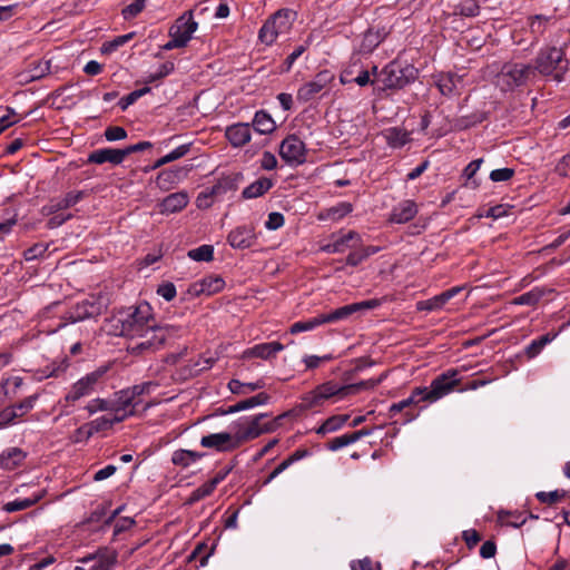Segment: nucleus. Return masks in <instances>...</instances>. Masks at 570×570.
<instances>
[{
	"label": "nucleus",
	"mask_w": 570,
	"mask_h": 570,
	"mask_svg": "<svg viewBox=\"0 0 570 570\" xmlns=\"http://www.w3.org/2000/svg\"><path fill=\"white\" fill-rule=\"evenodd\" d=\"M421 401H425L424 390L422 387H416L412 391L411 395L407 399H404L397 403H393L390 406L391 415H394L402 410L409 407L410 405L417 404Z\"/></svg>",
	"instance_id": "obj_38"
},
{
	"label": "nucleus",
	"mask_w": 570,
	"mask_h": 570,
	"mask_svg": "<svg viewBox=\"0 0 570 570\" xmlns=\"http://www.w3.org/2000/svg\"><path fill=\"white\" fill-rule=\"evenodd\" d=\"M483 163V159H475L471 161L464 169V176L466 177V186H470L471 188H478L479 183L473 179L474 175L478 173V170L481 167V164Z\"/></svg>",
	"instance_id": "obj_48"
},
{
	"label": "nucleus",
	"mask_w": 570,
	"mask_h": 570,
	"mask_svg": "<svg viewBox=\"0 0 570 570\" xmlns=\"http://www.w3.org/2000/svg\"><path fill=\"white\" fill-rule=\"evenodd\" d=\"M463 289L462 286H455L432 298L416 303L417 311L433 312L441 309L450 299L456 296Z\"/></svg>",
	"instance_id": "obj_17"
},
{
	"label": "nucleus",
	"mask_w": 570,
	"mask_h": 570,
	"mask_svg": "<svg viewBox=\"0 0 570 570\" xmlns=\"http://www.w3.org/2000/svg\"><path fill=\"white\" fill-rule=\"evenodd\" d=\"M284 216L281 213L273 212L268 215L267 220L265 222V227L268 230H276L284 225Z\"/></svg>",
	"instance_id": "obj_62"
},
{
	"label": "nucleus",
	"mask_w": 570,
	"mask_h": 570,
	"mask_svg": "<svg viewBox=\"0 0 570 570\" xmlns=\"http://www.w3.org/2000/svg\"><path fill=\"white\" fill-rule=\"evenodd\" d=\"M150 89L148 87L134 90L127 96L122 97L118 105L121 108V110H126L129 106H131L134 102H136L140 97H142L145 94H147Z\"/></svg>",
	"instance_id": "obj_49"
},
{
	"label": "nucleus",
	"mask_w": 570,
	"mask_h": 570,
	"mask_svg": "<svg viewBox=\"0 0 570 570\" xmlns=\"http://www.w3.org/2000/svg\"><path fill=\"white\" fill-rule=\"evenodd\" d=\"M347 414L342 415H333L328 417L317 430L316 433L321 435H325L327 433L335 432L340 430L348 420Z\"/></svg>",
	"instance_id": "obj_41"
},
{
	"label": "nucleus",
	"mask_w": 570,
	"mask_h": 570,
	"mask_svg": "<svg viewBox=\"0 0 570 570\" xmlns=\"http://www.w3.org/2000/svg\"><path fill=\"white\" fill-rule=\"evenodd\" d=\"M355 307L353 304H348L345 306H341L336 309H333L327 313H322L324 323H338L342 321L348 320L353 314H355Z\"/></svg>",
	"instance_id": "obj_37"
},
{
	"label": "nucleus",
	"mask_w": 570,
	"mask_h": 570,
	"mask_svg": "<svg viewBox=\"0 0 570 570\" xmlns=\"http://www.w3.org/2000/svg\"><path fill=\"white\" fill-rule=\"evenodd\" d=\"M384 138L389 146L393 148H401L410 140V135L406 130L393 127L384 131Z\"/></svg>",
	"instance_id": "obj_36"
},
{
	"label": "nucleus",
	"mask_w": 570,
	"mask_h": 570,
	"mask_svg": "<svg viewBox=\"0 0 570 570\" xmlns=\"http://www.w3.org/2000/svg\"><path fill=\"white\" fill-rule=\"evenodd\" d=\"M352 212V205L350 203H341L327 210V217L334 220H338Z\"/></svg>",
	"instance_id": "obj_51"
},
{
	"label": "nucleus",
	"mask_w": 570,
	"mask_h": 570,
	"mask_svg": "<svg viewBox=\"0 0 570 570\" xmlns=\"http://www.w3.org/2000/svg\"><path fill=\"white\" fill-rule=\"evenodd\" d=\"M188 256L196 262H210L214 256V248L210 245H202L189 250Z\"/></svg>",
	"instance_id": "obj_47"
},
{
	"label": "nucleus",
	"mask_w": 570,
	"mask_h": 570,
	"mask_svg": "<svg viewBox=\"0 0 570 570\" xmlns=\"http://www.w3.org/2000/svg\"><path fill=\"white\" fill-rule=\"evenodd\" d=\"M458 375V370H448L431 382L430 389L422 387L424 390L425 401L433 403L452 392L460 383Z\"/></svg>",
	"instance_id": "obj_7"
},
{
	"label": "nucleus",
	"mask_w": 570,
	"mask_h": 570,
	"mask_svg": "<svg viewBox=\"0 0 570 570\" xmlns=\"http://www.w3.org/2000/svg\"><path fill=\"white\" fill-rule=\"evenodd\" d=\"M131 413L132 411L127 412L125 409H117L116 412H114V414L99 416L89 422L91 432L95 434L100 431L107 430L111 428L114 424L124 421Z\"/></svg>",
	"instance_id": "obj_22"
},
{
	"label": "nucleus",
	"mask_w": 570,
	"mask_h": 570,
	"mask_svg": "<svg viewBox=\"0 0 570 570\" xmlns=\"http://www.w3.org/2000/svg\"><path fill=\"white\" fill-rule=\"evenodd\" d=\"M361 244V236L353 230L345 234L332 236V240L323 245L321 249L328 254L343 253L346 249L355 248Z\"/></svg>",
	"instance_id": "obj_12"
},
{
	"label": "nucleus",
	"mask_w": 570,
	"mask_h": 570,
	"mask_svg": "<svg viewBox=\"0 0 570 570\" xmlns=\"http://www.w3.org/2000/svg\"><path fill=\"white\" fill-rule=\"evenodd\" d=\"M46 493H47V491L45 489H41V490L33 492L28 498H23V499L18 498L13 501L7 502L3 505V510L8 513L26 510V509L35 505L37 502H39L46 495Z\"/></svg>",
	"instance_id": "obj_27"
},
{
	"label": "nucleus",
	"mask_w": 570,
	"mask_h": 570,
	"mask_svg": "<svg viewBox=\"0 0 570 570\" xmlns=\"http://www.w3.org/2000/svg\"><path fill=\"white\" fill-rule=\"evenodd\" d=\"M530 67L523 63L505 65L499 75V82L507 88L521 86L525 82Z\"/></svg>",
	"instance_id": "obj_10"
},
{
	"label": "nucleus",
	"mask_w": 570,
	"mask_h": 570,
	"mask_svg": "<svg viewBox=\"0 0 570 570\" xmlns=\"http://www.w3.org/2000/svg\"><path fill=\"white\" fill-rule=\"evenodd\" d=\"M18 417H21V413H18L12 406L6 407L0 412V428L13 424Z\"/></svg>",
	"instance_id": "obj_54"
},
{
	"label": "nucleus",
	"mask_w": 570,
	"mask_h": 570,
	"mask_svg": "<svg viewBox=\"0 0 570 570\" xmlns=\"http://www.w3.org/2000/svg\"><path fill=\"white\" fill-rule=\"evenodd\" d=\"M157 384H154L153 382H146L139 385H135L129 390L121 391L119 393L118 402L122 406L121 409L126 410L127 406L136 404V396H139L144 393H150V391L155 390Z\"/></svg>",
	"instance_id": "obj_26"
},
{
	"label": "nucleus",
	"mask_w": 570,
	"mask_h": 570,
	"mask_svg": "<svg viewBox=\"0 0 570 570\" xmlns=\"http://www.w3.org/2000/svg\"><path fill=\"white\" fill-rule=\"evenodd\" d=\"M189 203V196L186 191L180 190L173 193L160 200L157 205L161 215H171L181 212Z\"/></svg>",
	"instance_id": "obj_16"
},
{
	"label": "nucleus",
	"mask_w": 570,
	"mask_h": 570,
	"mask_svg": "<svg viewBox=\"0 0 570 570\" xmlns=\"http://www.w3.org/2000/svg\"><path fill=\"white\" fill-rule=\"evenodd\" d=\"M226 138L234 147H242L250 140V127L248 124H234L226 128Z\"/></svg>",
	"instance_id": "obj_24"
},
{
	"label": "nucleus",
	"mask_w": 570,
	"mask_h": 570,
	"mask_svg": "<svg viewBox=\"0 0 570 570\" xmlns=\"http://www.w3.org/2000/svg\"><path fill=\"white\" fill-rule=\"evenodd\" d=\"M354 443L353 441V438H352V434H343V435H340V436H336L334 439H332L328 444H327V448L328 450L331 451H337L344 446H347L350 444Z\"/></svg>",
	"instance_id": "obj_57"
},
{
	"label": "nucleus",
	"mask_w": 570,
	"mask_h": 570,
	"mask_svg": "<svg viewBox=\"0 0 570 570\" xmlns=\"http://www.w3.org/2000/svg\"><path fill=\"white\" fill-rule=\"evenodd\" d=\"M324 318L322 314H318L312 318L298 321L292 324L289 332L292 334H297L302 332L313 331L316 327L324 325Z\"/></svg>",
	"instance_id": "obj_42"
},
{
	"label": "nucleus",
	"mask_w": 570,
	"mask_h": 570,
	"mask_svg": "<svg viewBox=\"0 0 570 570\" xmlns=\"http://www.w3.org/2000/svg\"><path fill=\"white\" fill-rule=\"evenodd\" d=\"M383 37L379 31L367 30L360 42L358 51L362 53H371L382 41Z\"/></svg>",
	"instance_id": "obj_39"
},
{
	"label": "nucleus",
	"mask_w": 570,
	"mask_h": 570,
	"mask_svg": "<svg viewBox=\"0 0 570 570\" xmlns=\"http://www.w3.org/2000/svg\"><path fill=\"white\" fill-rule=\"evenodd\" d=\"M513 175L514 170L512 168H499L490 173V179L495 183L507 181L511 179Z\"/></svg>",
	"instance_id": "obj_61"
},
{
	"label": "nucleus",
	"mask_w": 570,
	"mask_h": 570,
	"mask_svg": "<svg viewBox=\"0 0 570 570\" xmlns=\"http://www.w3.org/2000/svg\"><path fill=\"white\" fill-rule=\"evenodd\" d=\"M548 18L543 16H534L530 21V29L533 35L541 36L547 29Z\"/></svg>",
	"instance_id": "obj_58"
},
{
	"label": "nucleus",
	"mask_w": 570,
	"mask_h": 570,
	"mask_svg": "<svg viewBox=\"0 0 570 570\" xmlns=\"http://www.w3.org/2000/svg\"><path fill=\"white\" fill-rule=\"evenodd\" d=\"M233 188L232 180L229 178L219 179L214 186L206 188L208 195L213 198L225 194L228 189Z\"/></svg>",
	"instance_id": "obj_52"
},
{
	"label": "nucleus",
	"mask_w": 570,
	"mask_h": 570,
	"mask_svg": "<svg viewBox=\"0 0 570 570\" xmlns=\"http://www.w3.org/2000/svg\"><path fill=\"white\" fill-rule=\"evenodd\" d=\"M269 395L261 392L249 399L237 402L236 404L228 407L226 413H236L245 410L253 409L255 406L265 405L269 402Z\"/></svg>",
	"instance_id": "obj_30"
},
{
	"label": "nucleus",
	"mask_w": 570,
	"mask_h": 570,
	"mask_svg": "<svg viewBox=\"0 0 570 570\" xmlns=\"http://www.w3.org/2000/svg\"><path fill=\"white\" fill-rule=\"evenodd\" d=\"M273 187V181L269 178L262 177L254 183H252L249 186H247L242 195L246 199H253L257 198L259 196H263L265 193H267Z\"/></svg>",
	"instance_id": "obj_33"
},
{
	"label": "nucleus",
	"mask_w": 570,
	"mask_h": 570,
	"mask_svg": "<svg viewBox=\"0 0 570 570\" xmlns=\"http://www.w3.org/2000/svg\"><path fill=\"white\" fill-rule=\"evenodd\" d=\"M109 365H101L77 380L59 402L63 414H69L70 409L81 399L90 396L105 383V376Z\"/></svg>",
	"instance_id": "obj_4"
},
{
	"label": "nucleus",
	"mask_w": 570,
	"mask_h": 570,
	"mask_svg": "<svg viewBox=\"0 0 570 570\" xmlns=\"http://www.w3.org/2000/svg\"><path fill=\"white\" fill-rule=\"evenodd\" d=\"M203 456V453L180 449L173 452L171 462L174 465L180 468H188L191 464L196 463L198 460H200Z\"/></svg>",
	"instance_id": "obj_34"
},
{
	"label": "nucleus",
	"mask_w": 570,
	"mask_h": 570,
	"mask_svg": "<svg viewBox=\"0 0 570 570\" xmlns=\"http://www.w3.org/2000/svg\"><path fill=\"white\" fill-rule=\"evenodd\" d=\"M176 286L170 282L163 283L157 288V294L167 302L173 301L176 296Z\"/></svg>",
	"instance_id": "obj_60"
},
{
	"label": "nucleus",
	"mask_w": 570,
	"mask_h": 570,
	"mask_svg": "<svg viewBox=\"0 0 570 570\" xmlns=\"http://www.w3.org/2000/svg\"><path fill=\"white\" fill-rule=\"evenodd\" d=\"M51 62L50 60L38 61L35 63L33 68L30 70V79L36 80L45 77L50 72Z\"/></svg>",
	"instance_id": "obj_53"
},
{
	"label": "nucleus",
	"mask_w": 570,
	"mask_h": 570,
	"mask_svg": "<svg viewBox=\"0 0 570 570\" xmlns=\"http://www.w3.org/2000/svg\"><path fill=\"white\" fill-rule=\"evenodd\" d=\"M284 350V345L279 342H268L257 344L250 348H247L243 353L244 358L258 357L263 360H269L274 357L278 352Z\"/></svg>",
	"instance_id": "obj_21"
},
{
	"label": "nucleus",
	"mask_w": 570,
	"mask_h": 570,
	"mask_svg": "<svg viewBox=\"0 0 570 570\" xmlns=\"http://www.w3.org/2000/svg\"><path fill=\"white\" fill-rule=\"evenodd\" d=\"M183 170L177 169H165L160 171L156 178V185L160 190H169L180 180Z\"/></svg>",
	"instance_id": "obj_32"
},
{
	"label": "nucleus",
	"mask_w": 570,
	"mask_h": 570,
	"mask_svg": "<svg viewBox=\"0 0 570 570\" xmlns=\"http://www.w3.org/2000/svg\"><path fill=\"white\" fill-rule=\"evenodd\" d=\"M26 459V453L19 448H10L0 455V465L7 470H13Z\"/></svg>",
	"instance_id": "obj_31"
},
{
	"label": "nucleus",
	"mask_w": 570,
	"mask_h": 570,
	"mask_svg": "<svg viewBox=\"0 0 570 570\" xmlns=\"http://www.w3.org/2000/svg\"><path fill=\"white\" fill-rule=\"evenodd\" d=\"M295 13L288 9H281L269 17L258 32V39L266 46H272L279 36L287 35L292 29Z\"/></svg>",
	"instance_id": "obj_6"
},
{
	"label": "nucleus",
	"mask_w": 570,
	"mask_h": 570,
	"mask_svg": "<svg viewBox=\"0 0 570 570\" xmlns=\"http://www.w3.org/2000/svg\"><path fill=\"white\" fill-rule=\"evenodd\" d=\"M174 68H175V65L171 61H166V62L161 63L154 73L149 75L148 81L153 82V81L159 80V79L168 76L169 73H171L174 71Z\"/></svg>",
	"instance_id": "obj_56"
},
{
	"label": "nucleus",
	"mask_w": 570,
	"mask_h": 570,
	"mask_svg": "<svg viewBox=\"0 0 570 570\" xmlns=\"http://www.w3.org/2000/svg\"><path fill=\"white\" fill-rule=\"evenodd\" d=\"M38 400V394H32L12 407L17 410L18 413H21V416L31 411L35 407V404Z\"/></svg>",
	"instance_id": "obj_59"
},
{
	"label": "nucleus",
	"mask_w": 570,
	"mask_h": 570,
	"mask_svg": "<svg viewBox=\"0 0 570 570\" xmlns=\"http://www.w3.org/2000/svg\"><path fill=\"white\" fill-rule=\"evenodd\" d=\"M279 156L291 166L302 165L306 160L304 141L295 135L287 136L279 145Z\"/></svg>",
	"instance_id": "obj_8"
},
{
	"label": "nucleus",
	"mask_w": 570,
	"mask_h": 570,
	"mask_svg": "<svg viewBox=\"0 0 570 570\" xmlns=\"http://www.w3.org/2000/svg\"><path fill=\"white\" fill-rule=\"evenodd\" d=\"M265 387L264 380H257L256 382L243 383L239 380L233 379L228 383V389L233 394L245 395L249 392L262 390Z\"/></svg>",
	"instance_id": "obj_35"
},
{
	"label": "nucleus",
	"mask_w": 570,
	"mask_h": 570,
	"mask_svg": "<svg viewBox=\"0 0 570 570\" xmlns=\"http://www.w3.org/2000/svg\"><path fill=\"white\" fill-rule=\"evenodd\" d=\"M147 0H135L130 4H128L126 8L122 9V16L125 19H131L139 14L145 6Z\"/></svg>",
	"instance_id": "obj_55"
},
{
	"label": "nucleus",
	"mask_w": 570,
	"mask_h": 570,
	"mask_svg": "<svg viewBox=\"0 0 570 570\" xmlns=\"http://www.w3.org/2000/svg\"><path fill=\"white\" fill-rule=\"evenodd\" d=\"M106 328L116 336L140 338L131 346L134 353L157 350L168 332L166 327L156 325L153 307L147 302L118 309L107 320Z\"/></svg>",
	"instance_id": "obj_1"
},
{
	"label": "nucleus",
	"mask_w": 570,
	"mask_h": 570,
	"mask_svg": "<svg viewBox=\"0 0 570 570\" xmlns=\"http://www.w3.org/2000/svg\"><path fill=\"white\" fill-rule=\"evenodd\" d=\"M563 57L564 51L561 48L543 49L535 59V69L542 75H551L563 60Z\"/></svg>",
	"instance_id": "obj_11"
},
{
	"label": "nucleus",
	"mask_w": 570,
	"mask_h": 570,
	"mask_svg": "<svg viewBox=\"0 0 570 570\" xmlns=\"http://www.w3.org/2000/svg\"><path fill=\"white\" fill-rule=\"evenodd\" d=\"M82 191H69L62 198L52 199L42 207L41 212L43 215H52L59 210L67 209L76 205L82 198Z\"/></svg>",
	"instance_id": "obj_23"
},
{
	"label": "nucleus",
	"mask_w": 570,
	"mask_h": 570,
	"mask_svg": "<svg viewBox=\"0 0 570 570\" xmlns=\"http://www.w3.org/2000/svg\"><path fill=\"white\" fill-rule=\"evenodd\" d=\"M117 409L112 402L105 399H94L86 405V410L90 415L102 411L116 412Z\"/></svg>",
	"instance_id": "obj_44"
},
{
	"label": "nucleus",
	"mask_w": 570,
	"mask_h": 570,
	"mask_svg": "<svg viewBox=\"0 0 570 570\" xmlns=\"http://www.w3.org/2000/svg\"><path fill=\"white\" fill-rule=\"evenodd\" d=\"M126 158L125 149H116V148H100L94 150L88 156V161L91 164H105L110 163L112 165L121 164Z\"/></svg>",
	"instance_id": "obj_19"
},
{
	"label": "nucleus",
	"mask_w": 570,
	"mask_h": 570,
	"mask_svg": "<svg viewBox=\"0 0 570 570\" xmlns=\"http://www.w3.org/2000/svg\"><path fill=\"white\" fill-rule=\"evenodd\" d=\"M215 490V481H207L197 489H195L190 497L188 498V503L193 504L208 495H210Z\"/></svg>",
	"instance_id": "obj_46"
},
{
	"label": "nucleus",
	"mask_w": 570,
	"mask_h": 570,
	"mask_svg": "<svg viewBox=\"0 0 570 570\" xmlns=\"http://www.w3.org/2000/svg\"><path fill=\"white\" fill-rule=\"evenodd\" d=\"M436 87L443 96L458 95L462 88V78L454 73L439 75Z\"/></svg>",
	"instance_id": "obj_25"
},
{
	"label": "nucleus",
	"mask_w": 570,
	"mask_h": 570,
	"mask_svg": "<svg viewBox=\"0 0 570 570\" xmlns=\"http://www.w3.org/2000/svg\"><path fill=\"white\" fill-rule=\"evenodd\" d=\"M227 240L233 248H249L256 242L255 229L252 226H238L228 234Z\"/></svg>",
	"instance_id": "obj_15"
},
{
	"label": "nucleus",
	"mask_w": 570,
	"mask_h": 570,
	"mask_svg": "<svg viewBox=\"0 0 570 570\" xmlns=\"http://www.w3.org/2000/svg\"><path fill=\"white\" fill-rule=\"evenodd\" d=\"M198 28V23L194 20V11L189 10L183 13L175 23L170 27V33L178 36L180 39H186V45L193 38V35Z\"/></svg>",
	"instance_id": "obj_14"
},
{
	"label": "nucleus",
	"mask_w": 570,
	"mask_h": 570,
	"mask_svg": "<svg viewBox=\"0 0 570 570\" xmlns=\"http://www.w3.org/2000/svg\"><path fill=\"white\" fill-rule=\"evenodd\" d=\"M417 214V205L411 199L399 203L390 214V222L395 224H405L413 219Z\"/></svg>",
	"instance_id": "obj_20"
},
{
	"label": "nucleus",
	"mask_w": 570,
	"mask_h": 570,
	"mask_svg": "<svg viewBox=\"0 0 570 570\" xmlns=\"http://www.w3.org/2000/svg\"><path fill=\"white\" fill-rule=\"evenodd\" d=\"M49 245L43 243H38L26 249L23 253L26 261H35L38 258H42L48 250Z\"/></svg>",
	"instance_id": "obj_50"
},
{
	"label": "nucleus",
	"mask_w": 570,
	"mask_h": 570,
	"mask_svg": "<svg viewBox=\"0 0 570 570\" xmlns=\"http://www.w3.org/2000/svg\"><path fill=\"white\" fill-rule=\"evenodd\" d=\"M105 304L96 297L85 299L78 303L70 312V320L72 322L83 321L86 318L95 317L101 314Z\"/></svg>",
	"instance_id": "obj_13"
},
{
	"label": "nucleus",
	"mask_w": 570,
	"mask_h": 570,
	"mask_svg": "<svg viewBox=\"0 0 570 570\" xmlns=\"http://www.w3.org/2000/svg\"><path fill=\"white\" fill-rule=\"evenodd\" d=\"M334 79V76L327 71H320L312 80L302 85L296 98L301 102H308L313 100L323 89H325Z\"/></svg>",
	"instance_id": "obj_9"
},
{
	"label": "nucleus",
	"mask_w": 570,
	"mask_h": 570,
	"mask_svg": "<svg viewBox=\"0 0 570 570\" xmlns=\"http://www.w3.org/2000/svg\"><path fill=\"white\" fill-rule=\"evenodd\" d=\"M480 12L476 0H459L453 4V13L463 17H475Z\"/></svg>",
	"instance_id": "obj_40"
},
{
	"label": "nucleus",
	"mask_w": 570,
	"mask_h": 570,
	"mask_svg": "<svg viewBox=\"0 0 570 570\" xmlns=\"http://www.w3.org/2000/svg\"><path fill=\"white\" fill-rule=\"evenodd\" d=\"M352 570H381V566L370 558H364L352 563Z\"/></svg>",
	"instance_id": "obj_64"
},
{
	"label": "nucleus",
	"mask_w": 570,
	"mask_h": 570,
	"mask_svg": "<svg viewBox=\"0 0 570 570\" xmlns=\"http://www.w3.org/2000/svg\"><path fill=\"white\" fill-rule=\"evenodd\" d=\"M417 69L412 65H402L399 61H391L377 75L376 83L383 90L400 89L413 82L417 77Z\"/></svg>",
	"instance_id": "obj_5"
},
{
	"label": "nucleus",
	"mask_w": 570,
	"mask_h": 570,
	"mask_svg": "<svg viewBox=\"0 0 570 570\" xmlns=\"http://www.w3.org/2000/svg\"><path fill=\"white\" fill-rule=\"evenodd\" d=\"M105 137L108 141L121 140L127 137V131L122 127L111 126L105 130Z\"/></svg>",
	"instance_id": "obj_63"
},
{
	"label": "nucleus",
	"mask_w": 570,
	"mask_h": 570,
	"mask_svg": "<svg viewBox=\"0 0 570 570\" xmlns=\"http://www.w3.org/2000/svg\"><path fill=\"white\" fill-rule=\"evenodd\" d=\"M557 336V334H553V335H550V334H546V335H542L541 337L537 338V340H533L527 347H525V355L529 357V358H533L535 357L537 355H539L541 353V351L543 350V347L549 344L550 342L553 341V338Z\"/></svg>",
	"instance_id": "obj_43"
},
{
	"label": "nucleus",
	"mask_w": 570,
	"mask_h": 570,
	"mask_svg": "<svg viewBox=\"0 0 570 570\" xmlns=\"http://www.w3.org/2000/svg\"><path fill=\"white\" fill-rule=\"evenodd\" d=\"M267 414L244 416L234 422L229 431L212 433L200 439V445L218 452H229L242 444L258 438L273 429L272 422H266Z\"/></svg>",
	"instance_id": "obj_2"
},
{
	"label": "nucleus",
	"mask_w": 570,
	"mask_h": 570,
	"mask_svg": "<svg viewBox=\"0 0 570 570\" xmlns=\"http://www.w3.org/2000/svg\"><path fill=\"white\" fill-rule=\"evenodd\" d=\"M225 282L219 276H208L199 282H196L189 286L188 292L191 295H213L220 292L224 288Z\"/></svg>",
	"instance_id": "obj_18"
},
{
	"label": "nucleus",
	"mask_w": 570,
	"mask_h": 570,
	"mask_svg": "<svg viewBox=\"0 0 570 570\" xmlns=\"http://www.w3.org/2000/svg\"><path fill=\"white\" fill-rule=\"evenodd\" d=\"M543 296V291L540 288H533L513 299V304L517 305H535Z\"/></svg>",
	"instance_id": "obj_45"
},
{
	"label": "nucleus",
	"mask_w": 570,
	"mask_h": 570,
	"mask_svg": "<svg viewBox=\"0 0 570 570\" xmlns=\"http://www.w3.org/2000/svg\"><path fill=\"white\" fill-rule=\"evenodd\" d=\"M382 377L379 380H368L363 381L356 384L348 385H340L334 381H327L320 385H317L312 391L305 393L301 399L299 407L301 410H312L314 407H320L324 405V403L333 397H337L342 400L351 394H355L363 389H373L380 382Z\"/></svg>",
	"instance_id": "obj_3"
},
{
	"label": "nucleus",
	"mask_w": 570,
	"mask_h": 570,
	"mask_svg": "<svg viewBox=\"0 0 570 570\" xmlns=\"http://www.w3.org/2000/svg\"><path fill=\"white\" fill-rule=\"evenodd\" d=\"M89 570H111L117 561L116 553L89 554L80 560L82 563L92 562Z\"/></svg>",
	"instance_id": "obj_28"
},
{
	"label": "nucleus",
	"mask_w": 570,
	"mask_h": 570,
	"mask_svg": "<svg viewBox=\"0 0 570 570\" xmlns=\"http://www.w3.org/2000/svg\"><path fill=\"white\" fill-rule=\"evenodd\" d=\"M253 127L256 132L261 135H268L276 129V122L265 110H258L255 112Z\"/></svg>",
	"instance_id": "obj_29"
}]
</instances>
